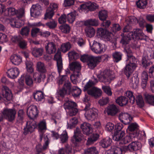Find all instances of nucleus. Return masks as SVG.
<instances>
[{
  "instance_id": "obj_16",
  "label": "nucleus",
  "mask_w": 154,
  "mask_h": 154,
  "mask_svg": "<svg viewBox=\"0 0 154 154\" xmlns=\"http://www.w3.org/2000/svg\"><path fill=\"white\" fill-rule=\"evenodd\" d=\"M42 10L41 6L38 4L32 5L30 9L31 16L34 17H38L41 14Z\"/></svg>"
},
{
  "instance_id": "obj_2",
  "label": "nucleus",
  "mask_w": 154,
  "mask_h": 154,
  "mask_svg": "<svg viewBox=\"0 0 154 154\" xmlns=\"http://www.w3.org/2000/svg\"><path fill=\"white\" fill-rule=\"evenodd\" d=\"M16 112L15 109L4 108L0 113V122L3 120L4 118L10 122L14 120Z\"/></svg>"
},
{
  "instance_id": "obj_33",
  "label": "nucleus",
  "mask_w": 154,
  "mask_h": 154,
  "mask_svg": "<svg viewBox=\"0 0 154 154\" xmlns=\"http://www.w3.org/2000/svg\"><path fill=\"white\" fill-rule=\"evenodd\" d=\"M112 141L111 139L108 137L101 140L100 143L103 147L106 148L111 145Z\"/></svg>"
},
{
  "instance_id": "obj_21",
  "label": "nucleus",
  "mask_w": 154,
  "mask_h": 154,
  "mask_svg": "<svg viewBox=\"0 0 154 154\" xmlns=\"http://www.w3.org/2000/svg\"><path fill=\"white\" fill-rule=\"evenodd\" d=\"M38 129L39 133V140L41 142L45 131L47 130L46 123L45 121L41 122L38 125Z\"/></svg>"
},
{
  "instance_id": "obj_8",
  "label": "nucleus",
  "mask_w": 154,
  "mask_h": 154,
  "mask_svg": "<svg viewBox=\"0 0 154 154\" xmlns=\"http://www.w3.org/2000/svg\"><path fill=\"white\" fill-rule=\"evenodd\" d=\"M58 8L57 5L55 3H51L46 10L44 19L45 20L51 19L54 14V11Z\"/></svg>"
},
{
  "instance_id": "obj_60",
  "label": "nucleus",
  "mask_w": 154,
  "mask_h": 154,
  "mask_svg": "<svg viewBox=\"0 0 154 154\" xmlns=\"http://www.w3.org/2000/svg\"><path fill=\"white\" fill-rule=\"evenodd\" d=\"M98 151L95 147L88 148L85 151V154H97Z\"/></svg>"
},
{
  "instance_id": "obj_63",
  "label": "nucleus",
  "mask_w": 154,
  "mask_h": 154,
  "mask_svg": "<svg viewBox=\"0 0 154 154\" xmlns=\"http://www.w3.org/2000/svg\"><path fill=\"white\" fill-rule=\"evenodd\" d=\"M58 95L62 98H64L65 96L67 95V92L62 88L57 91Z\"/></svg>"
},
{
  "instance_id": "obj_34",
  "label": "nucleus",
  "mask_w": 154,
  "mask_h": 154,
  "mask_svg": "<svg viewBox=\"0 0 154 154\" xmlns=\"http://www.w3.org/2000/svg\"><path fill=\"white\" fill-rule=\"evenodd\" d=\"M145 102L151 105H154V95L147 93L144 94Z\"/></svg>"
},
{
  "instance_id": "obj_54",
  "label": "nucleus",
  "mask_w": 154,
  "mask_h": 154,
  "mask_svg": "<svg viewBox=\"0 0 154 154\" xmlns=\"http://www.w3.org/2000/svg\"><path fill=\"white\" fill-rule=\"evenodd\" d=\"M59 138L62 143H66L68 140V136L66 131H64L60 136Z\"/></svg>"
},
{
  "instance_id": "obj_57",
  "label": "nucleus",
  "mask_w": 154,
  "mask_h": 154,
  "mask_svg": "<svg viewBox=\"0 0 154 154\" xmlns=\"http://www.w3.org/2000/svg\"><path fill=\"white\" fill-rule=\"evenodd\" d=\"M66 17L67 21L69 23H72L75 20V13L71 12L69 13L67 16H66Z\"/></svg>"
},
{
  "instance_id": "obj_58",
  "label": "nucleus",
  "mask_w": 154,
  "mask_h": 154,
  "mask_svg": "<svg viewBox=\"0 0 154 154\" xmlns=\"http://www.w3.org/2000/svg\"><path fill=\"white\" fill-rule=\"evenodd\" d=\"M60 29L62 32L65 33H68L70 31V27L67 24H64L60 26Z\"/></svg>"
},
{
  "instance_id": "obj_62",
  "label": "nucleus",
  "mask_w": 154,
  "mask_h": 154,
  "mask_svg": "<svg viewBox=\"0 0 154 154\" xmlns=\"http://www.w3.org/2000/svg\"><path fill=\"white\" fill-rule=\"evenodd\" d=\"M98 6L95 3H92L91 2H89V7H88V10L87 11L88 12L89 11H94L98 8Z\"/></svg>"
},
{
  "instance_id": "obj_9",
  "label": "nucleus",
  "mask_w": 154,
  "mask_h": 154,
  "mask_svg": "<svg viewBox=\"0 0 154 154\" xmlns=\"http://www.w3.org/2000/svg\"><path fill=\"white\" fill-rule=\"evenodd\" d=\"M38 111L36 106L32 105L27 109V114L31 120H33L38 116Z\"/></svg>"
},
{
  "instance_id": "obj_26",
  "label": "nucleus",
  "mask_w": 154,
  "mask_h": 154,
  "mask_svg": "<svg viewBox=\"0 0 154 154\" xmlns=\"http://www.w3.org/2000/svg\"><path fill=\"white\" fill-rule=\"evenodd\" d=\"M135 69L131 66L129 64L126 65L123 69V71L127 79H128L129 78Z\"/></svg>"
},
{
  "instance_id": "obj_25",
  "label": "nucleus",
  "mask_w": 154,
  "mask_h": 154,
  "mask_svg": "<svg viewBox=\"0 0 154 154\" xmlns=\"http://www.w3.org/2000/svg\"><path fill=\"white\" fill-rule=\"evenodd\" d=\"M34 99L36 101L43 102L45 101L44 94L41 91H37L33 94Z\"/></svg>"
},
{
  "instance_id": "obj_41",
  "label": "nucleus",
  "mask_w": 154,
  "mask_h": 154,
  "mask_svg": "<svg viewBox=\"0 0 154 154\" xmlns=\"http://www.w3.org/2000/svg\"><path fill=\"white\" fill-rule=\"evenodd\" d=\"M139 144L138 141H135L132 142L128 145L129 151L130 152L136 151L139 149L138 145Z\"/></svg>"
},
{
  "instance_id": "obj_19",
  "label": "nucleus",
  "mask_w": 154,
  "mask_h": 154,
  "mask_svg": "<svg viewBox=\"0 0 154 154\" xmlns=\"http://www.w3.org/2000/svg\"><path fill=\"white\" fill-rule=\"evenodd\" d=\"M119 118L121 122L125 125L129 124L132 119V118L128 113L123 112L119 114Z\"/></svg>"
},
{
  "instance_id": "obj_24",
  "label": "nucleus",
  "mask_w": 154,
  "mask_h": 154,
  "mask_svg": "<svg viewBox=\"0 0 154 154\" xmlns=\"http://www.w3.org/2000/svg\"><path fill=\"white\" fill-rule=\"evenodd\" d=\"M87 93L89 95L93 96L95 98H97L101 96L102 91L100 89L94 87L88 90Z\"/></svg>"
},
{
  "instance_id": "obj_3",
  "label": "nucleus",
  "mask_w": 154,
  "mask_h": 154,
  "mask_svg": "<svg viewBox=\"0 0 154 154\" xmlns=\"http://www.w3.org/2000/svg\"><path fill=\"white\" fill-rule=\"evenodd\" d=\"M12 98L11 90L8 87L4 86L0 93V103L4 102L6 104L9 103Z\"/></svg>"
},
{
  "instance_id": "obj_15",
  "label": "nucleus",
  "mask_w": 154,
  "mask_h": 154,
  "mask_svg": "<svg viewBox=\"0 0 154 154\" xmlns=\"http://www.w3.org/2000/svg\"><path fill=\"white\" fill-rule=\"evenodd\" d=\"M54 60L57 61V69L60 74L62 69L63 63L61 52L59 49L57 51V53L54 56Z\"/></svg>"
},
{
  "instance_id": "obj_52",
  "label": "nucleus",
  "mask_w": 154,
  "mask_h": 154,
  "mask_svg": "<svg viewBox=\"0 0 154 154\" xmlns=\"http://www.w3.org/2000/svg\"><path fill=\"white\" fill-rule=\"evenodd\" d=\"M10 59L12 63L15 65L19 64V57L18 55L14 54L11 56Z\"/></svg>"
},
{
  "instance_id": "obj_32",
  "label": "nucleus",
  "mask_w": 154,
  "mask_h": 154,
  "mask_svg": "<svg viewBox=\"0 0 154 154\" xmlns=\"http://www.w3.org/2000/svg\"><path fill=\"white\" fill-rule=\"evenodd\" d=\"M125 134V132L120 131L114 132L112 137L113 139L116 141H121Z\"/></svg>"
},
{
  "instance_id": "obj_17",
  "label": "nucleus",
  "mask_w": 154,
  "mask_h": 154,
  "mask_svg": "<svg viewBox=\"0 0 154 154\" xmlns=\"http://www.w3.org/2000/svg\"><path fill=\"white\" fill-rule=\"evenodd\" d=\"M120 112L118 107L114 104L108 106L106 108V112L108 115L114 116Z\"/></svg>"
},
{
  "instance_id": "obj_5",
  "label": "nucleus",
  "mask_w": 154,
  "mask_h": 154,
  "mask_svg": "<svg viewBox=\"0 0 154 154\" xmlns=\"http://www.w3.org/2000/svg\"><path fill=\"white\" fill-rule=\"evenodd\" d=\"M112 73V72L110 70H105L100 75H98L97 77L100 82L105 83H109L113 79Z\"/></svg>"
},
{
  "instance_id": "obj_10",
  "label": "nucleus",
  "mask_w": 154,
  "mask_h": 154,
  "mask_svg": "<svg viewBox=\"0 0 154 154\" xmlns=\"http://www.w3.org/2000/svg\"><path fill=\"white\" fill-rule=\"evenodd\" d=\"M130 32L133 33L132 37V39H135L140 40H146L147 37L144 35L142 32V31L141 29H135L133 31Z\"/></svg>"
},
{
  "instance_id": "obj_27",
  "label": "nucleus",
  "mask_w": 154,
  "mask_h": 154,
  "mask_svg": "<svg viewBox=\"0 0 154 154\" xmlns=\"http://www.w3.org/2000/svg\"><path fill=\"white\" fill-rule=\"evenodd\" d=\"M45 48L47 53L50 54L55 53L56 50V45L53 42L48 43Z\"/></svg>"
},
{
  "instance_id": "obj_38",
  "label": "nucleus",
  "mask_w": 154,
  "mask_h": 154,
  "mask_svg": "<svg viewBox=\"0 0 154 154\" xmlns=\"http://www.w3.org/2000/svg\"><path fill=\"white\" fill-rule=\"evenodd\" d=\"M32 54L35 57H38L42 55L43 49L37 47L33 48L31 49Z\"/></svg>"
},
{
  "instance_id": "obj_13",
  "label": "nucleus",
  "mask_w": 154,
  "mask_h": 154,
  "mask_svg": "<svg viewBox=\"0 0 154 154\" xmlns=\"http://www.w3.org/2000/svg\"><path fill=\"white\" fill-rule=\"evenodd\" d=\"M92 50L96 54H101L105 51L106 48L105 47V45L101 44L100 43L94 42L93 45L91 47Z\"/></svg>"
},
{
  "instance_id": "obj_31",
  "label": "nucleus",
  "mask_w": 154,
  "mask_h": 154,
  "mask_svg": "<svg viewBox=\"0 0 154 154\" xmlns=\"http://www.w3.org/2000/svg\"><path fill=\"white\" fill-rule=\"evenodd\" d=\"M97 35L102 38H107L109 35V32L106 29L103 28L98 29L97 32Z\"/></svg>"
},
{
  "instance_id": "obj_40",
  "label": "nucleus",
  "mask_w": 154,
  "mask_h": 154,
  "mask_svg": "<svg viewBox=\"0 0 154 154\" xmlns=\"http://www.w3.org/2000/svg\"><path fill=\"white\" fill-rule=\"evenodd\" d=\"M139 84V78L137 76H133L132 77L130 81V85L134 89H136L138 86Z\"/></svg>"
},
{
  "instance_id": "obj_1",
  "label": "nucleus",
  "mask_w": 154,
  "mask_h": 154,
  "mask_svg": "<svg viewBox=\"0 0 154 154\" xmlns=\"http://www.w3.org/2000/svg\"><path fill=\"white\" fill-rule=\"evenodd\" d=\"M6 16L9 17L13 16L17 14L16 17L12 19L10 21V23L13 27L19 28V11L13 7H9L5 11Z\"/></svg>"
},
{
  "instance_id": "obj_7",
  "label": "nucleus",
  "mask_w": 154,
  "mask_h": 154,
  "mask_svg": "<svg viewBox=\"0 0 154 154\" xmlns=\"http://www.w3.org/2000/svg\"><path fill=\"white\" fill-rule=\"evenodd\" d=\"M83 135L79 128H76L74 130V135L71 138V142L74 144L75 146H78V143H80L83 137Z\"/></svg>"
},
{
  "instance_id": "obj_61",
  "label": "nucleus",
  "mask_w": 154,
  "mask_h": 154,
  "mask_svg": "<svg viewBox=\"0 0 154 154\" xmlns=\"http://www.w3.org/2000/svg\"><path fill=\"white\" fill-rule=\"evenodd\" d=\"M45 25L50 29H54L56 27L57 23L54 20H52L46 23Z\"/></svg>"
},
{
  "instance_id": "obj_45",
  "label": "nucleus",
  "mask_w": 154,
  "mask_h": 154,
  "mask_svg": "<svg viewBox=\"0 0 154 154\" xmlns=\"http://www.w3.org/2000/svg\"><path fill=\"white\" fill-rule=\"evenodd\" d=\"M122 53L120 52L115 51L112 54L113 60L116 63L122 60Z\"/></svg>"
},
{
  "instance_id": "obj_39",
  "label": "nucleus",
  "mask_w": 154,
  "mask_h": 154,
  "mask_svg": "<svg viewBox=\"0 0 154 154\" xmlns=\"http://www.w3.org/2000/svg\"><path fill=\"white\" fill-rule=\"evenodd\" d=\"M107 154H122V150L120 148L113 146L107 151Z\"/></svg>"
},
{
  "instance_id": "obj_44",
  "label": "nucleus",
  "mask_w": 154,
  "mask_h": 154,
  "mask_svg": "<svg viewBox=\"0 0 154 154\" xmlns=\"http://www.w3.org/2000/svg\"><path fill=\"white\" fill-rule=\"evenodd\" d=\"M85 26L91 25L92 26H97L99 24L98 20L96 19H90L86 20L84 23Z\"/></svg>"
},
{
  "instance_id": "obj_4",
  "label": "nucleus",
  "mask_w": 154,
  "mask_h": 154,
  "mask_svg": "<svg viewBox=\"0 0 154 154\" xmlns=\"http://www.w3.org/2000/svg\"><path fill=\"white\" fill-rule=\"evenodd\" d=\"M90 104L86 105L84 109L85 113V116L86 119L89 120H94L97 119L98 116L97 110L95 108H91Z\"/></svg>"
},
{
  "instance_id": "obj_42",
  "label": "nucleus",
  "mask_w": 154,
  "mask_h": 154,
  "mask_svg": "<svg viewBox=\"0 0 154 154\" xmlns=\"http://www.w3.org/2000/svg\"><path fill=\"white\" fill-rule=\"evenodd\" d=\"M81 93V90L79 88L75 86L72 87L71 91L70 94L74 97H77L79 96Z\"/></svg>"
},
{
  "instance_id": "obj_48",
  "label": "nucleus",
  "mask_w": 154,
  "mask_h": 154,
  "mask_svg": "<svg viewBox=\"0 0 154 154\" xmlns=\"http://www.w3.org/2000/svg\"><path fill=\"white\" fill-rule=\"evenodd\" d=\"M137 19L134 16H131L128 17L126 20V22L128 25L131 26L133 24L137 23Z\"/></svg>"
},
{
  "instance_id": "obj_55",
  "label": "nucleus",
  "mask_w": 154,
  "mask_h": 154,
  "mask_svg": "<svg viewBox=\"0 0 154 154\" xmlns=\"http://www.w3.org/2000/svg\"><path fill=\"white\" fill-rule=\"evenodd\" d=\"M98 16L100 20L102 21L105 20L108 17L107 12L105 10L100 11Z\"/></svg>"
},
{
  "instance_id": "obj_36",
  "label": "nucleus",
  "mask_w": 154,
  "mask_h": 154,
  "mask_svg": "<svg viewBox=\"0 0 154 154\" xmlns=\"http://www.w3.org/2000/svg\"><path fill=\"white\" fill-rule=\"evenodd\" d=\"M85 34L87 37L91 38L94 36L95 31L92 27L86 26L85 28Z\"/></svg>"
},
{
  "instance_id": "obj_50",
  "label": "nucleus",
  "mask_w": 154,
  "mask_h": 154,
  "mask_svg": "<svg viewBox=\"0 0 154 154\" xmlns=\"http://www.w3.org/2000/svg\"><path fill=\"white\" fill-rule=\"evenodd\" d=\"M147 4V0H139L136 3L137 7L140 9L145 8Z\"/></svg>"
},
{
  "instance_id": "obj_12",
  "label": "nucleus",
  "mask_w": 154,
  "mask_h": 154,
  "mask_svg": "<svg viewBox=\"0 0 154 154\" xmlns=\"http://www.w3.org/2000/svg\"><path fill=\"white\" fill-rule=\"evenodd\" d=\"M101 59L100 56L95 57L91 55L88 61L89 67L91 69H94L100 62Z\"/></svg>"
},
{
  "instance_id": "obj_30",
  "label": "nucleus",
  "mask_w": 154,
  "mask_h": 154,
  "mask_svg": "<svg viewBox=\"0 0 154 154\" xmlns=\"http://www.w3.org/2000/svg\"><path fill=\"white\" fill-rule=\"evenodd\" d=\"M133 33L129 32L127 35L123 36L120 41V43L123 45H126L129 43L130 41L132 39Z\"/></svg>"
},
{
  "instance_id": "obj_64",
  "label": "nucleus",
  "mask_w": 154,
  "mask_h": 154,
  "mask_svg": "<svg viewBox=\"0 0 154 154\" xmlns=\"http://www.w3.org/2000/svg\"><path fill=\"white\" fill-rule=\"evenodd\" d=\"M11 42L14 44H17L19 46V36L17 35L12 36L11 37Z\"/></svg>"
},
{
  "instance_id": "obj_37",
  "label": "nucleus",
  "mask_w": 154,
  "mask_h": 154,
  "mask_svg": "<svg viewBox=\"0 0 154 154\" xmlns=\"http://www.w3.org/2000/svg\"><path fill=\"white\" fill-rule=\"evenodd\" d=\"M34 81L36 82L39 83L42 81H44L45 78V75L44 73H35L33 75Z\"/></svg>"
},
{
  "instance_id": "obj_47",
  "label": "nucleus",
  "mask_w": 154,
  "mask_h": 154,
  "mask_svg": "<svg viewBox=\"0 0 154 154\" xmlns=\"http://www.w3.org/2000/svg\"><path fill=\"white\" fill-rule=\"evenodd\" d=\"M128 60L129 63L127 64H129L132 67L136 68L137 67V60L135 57L133 55L128 57Z\"/></svg>"
},
{
  "instance_id": "obj_35",
  "label": "nucleus",
  "mask_w": 154,
  "mask_h": 154,
  "mask_svg": "<svg viewBox=\"0 0 154 154\" xmlns=\"http://www.w3.org/2000/svg\"><path fill=\"white\" fill-rule=\"evenodd\" d=\"M128 101L127 98L125 96H121L118 98L116 100L117 103L121 106L126 105Z\"/></svg>"
},
{
  "instance_id": "obj_18",
  "label": "nucleus",
  "mask_w": 154,
  "mask_h": 154,
  "mask_svg": "<svg viewBox=\"0 0 154 154\" xmlns=\"http://www.w3.org/2000/svg\"><path fill=\"white\" fill-rule=\"evenodd\" d=\"M70 69L73 72L74 75L78 77L81 69V66L79 63L77 62H72L69 65Z\"/></svg>"
},
{
  "instance_id": "obj_59",
  "label": "nucleus",
  "mask_w": 154,
  "mask_h": 154,
  "mask_svg": "<svg viewBox=\"0 0 154 154\" xmlns=\"http://www.w3.org/2000/svg\"><path fill=\"white\" fill-rule=\"evenodd\" d=\"M68 56L69 58L76 60L80 57V55L75 51H70L68 53Z\"/></svg>"
},
{
  "instance_id": "obj_53",
  "label": "nucleus",
  "mask_w": 154,
  "mask_h": 154,
  "mask_svg": "<svg viewBox=\"0 0 154 154\" xmlns=\"http://www.w3.org/2000/svg\"><path fill=\"white\" fill-rule=\"evenodd\" d=\"M136 101L137 105L139 107L141 108L144 106V102L141 95H139L137 97Z\"/></svg>"
},
{
  "instance_id": "obj_28",
  "label": "nucleus",
  "mask_w": 154,
  "mask_h": 154,
  "mask_svg": "<svg viewBox=\"0 0 154 154\" xmlns=\"http://www.w3.org/2000/svg\"><path fill=\"white\" fill-rule=\"evenodd\" d=\"M76 106L77 104L75 102L69 100L68 98L65 100L63 104L64 108L66 110L71 109L74 107H76Z\"/></svg>"
},
{
  "instance_id": "obj_49",
  "label": "nucleus",
  "mask_w": 154,
  "mask_h": 154,
  "mask_svg": "<svg viewBox=\"0 0 154 154\" xmlns=\"http://www.w3.org/2000/svg\"><path fill=\"white\" fill-rule=\"evenodd\" d=\"M71 47V45L70 43L67 42L61 45V50L62 52L65 53L69 50Z\"/></svg>"
},
{
  "instance_id": "obj_43",
  "label": "nucleus",
  "mask_w": 154,
  "mask_h": 154,
  "mask_svg": "<svg viewBox=\"0 0 154 154\" xmlns=\"http://www.w3.org/2000/svg\"><path fill=\"white\" fill-rule=\"evenodd\" d=\"M36 68L37 71L42 73L44 74L47 71L44 63L41 62H38L37 63Z\"/></svg>"
},
{
  "instance_id": "obj_11",
  "label": "nucleus",
  "mask_w": 154,
  "mask_h": 154,
  "mask_svg": "<svg viewBox=\"0 0 154 154\" xmlns=\"http://www.w3.org/2000/svg\"><path fill=\"white\" fill-rule=\"evenodd\" d=\"M26 128H24L23 132V134L25 135H27L29 132H32L36 127L37 125L36 122L34 120H30V121L26 122Z\"/></svg>"
},
{
  "instance_id": "obj_14",
  "label": "nucleus",
  "mask_w": 154,
  "mask_h": 154,
  "mask_svg": "<svg viewBox=\"0 0 154 154\" xmlns=\"http://www.w3.org/2000/svg\"><path fill=\"white\" fill-rule=\"evenodd\" d=\"M25 79L26 84L30 87L33 86L32 80L29 75L24 74L22 75L20 79V86H23L24 85V79Z\"/></svg>"
},
{
  "instance_id": "obj_46",
  "label": "nucleus",
  "mask_w": 154,
  "mask_h": 154,
  "mask_svg": "<svg viewBox=\"0 0 154 154\" xmlns=\"http://www.w3.org/2000/svg\"><path fill=\"white\" fill-rule=\"evenodd\" d=\"M72 85L70 82L67 81L65 82L62 88L67 92V95H70V92L72 89Z\"/></svg>"
},
{
  "instance_id": "obj_23",
  "label": "nucleus",
  "mask_w": 154,
  "mask_h": 154,
  "mask_svg": "<svg viewBox=\"0 0 154 154\" xmlns=\"http://www.w3.org/2000/svg\"><path fill=\"white\" fill-rule=\"evenodd\" d=\"M80 127L83 133L86 135L90 134L93 131L91 125L89 123L84 122L81 124Z\"/></svg>"
},
{
  "instance_id": "obj_51",
  "label": "nucleus",
  "mask_w": 154,
  "mask_h": 154,
  "mask_svg": "<svg viewBox=\"0 0 154 154\" xmlns=\"http://www.w3.org/2000/svg\"><path fill=\"white\" fill-rule=\"evenodd\" d=\"M152 63L150 60L148 59L147 56L143 57L142 60V64L143 67L145 68L149 66L152 64Z\"/></svg>"
},
{
  "instance_id": "obj_56",
  "label": "nucleus",
  "mask_w": 154,
  "mask_h": 154,
  "mask_svg": "<svg viewBox=\"0 0 154 154\" xmlns=\"http://www.w3.org/2000/svg\"><path fill=\"white\" fill-rule=\"evenodd\" d=\"M125 95L129 98V101L130 103L133 104L135 102V98L133 95V92L128 91L125 93Z\"/></svg>"
},
{
  "instance_id": "obj_29",
  "label": "nucleus",
  "mask_w": 154,
  "mask_h": 154,
  "mask_svg": "<svg viewBox=\"0 0 154 154\" xmlns=\"http://www.w3.org/2000/svg\"><path fill=\"white\" fill-rule=\"evenodd\" d=\"M137 125L135 123H132L128 127V128L127 129L131 132L130 134H133L134 136L133 137H135L138 135V134L137 132H133L136 131L137 129Z\"/></svg>"
},
{
  "instance_id": "obj_22",
  "label": "nucleus",
  "mask_w": 154,
  "mask_h": 154,
  "mask_svg": "<svg viewBox=\"0 0 154 154\" xmlns=\"http://www.w3.org/2000/svg\"><path fill=\"white\" fill-rule=\"evenodd\" d=\"M6 73L8 78L11 79H15L18 76L19 72L18 68L14 67L8 69Z\"/></svg>"
},
{
  "instance_id": "obj_20",
  "label": "nucleus",
  "mask_w": 154,
  "mask_h": 154,
  "mask_svg": "<svg viewBox=\"0 0 154 154\" xmlns=\"http://www.w3.org/2000/svg\"><path fill=\"white\" fill-rule=\"evenodd\" d=\"M44 138L45 140V143L42 146L41 143H39L35 147L37 152H41L42 151L45 150L47 148L49 144V139L47 135H44Z\"/></svg>"
},
{
  "instance_id": "obj_6",
  "label": "nucleus",
  "mask_w": 154,
  "mask_h": 154,
  "mask_svg": "<svg viewBox=\"0 0 154 154\" xmlns=\"http://www.w3.org/2000/svg\"><path fill=\"white\" fill-rule=\"evenodd\" d=\"M34 0H21L20 3L22 8H20V27L23 25L25 23V12L24 6L27 4L30 3Z\"/></svg>"
}]
</instances>
